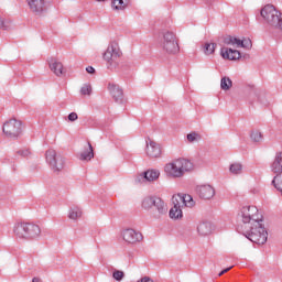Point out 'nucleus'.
Instances as JSON below:
<instances>
[{
    "label": "nucleus",
    "instance_id": "obj_1",
    "mask_svg": "<svg viewBox=\"0 0 282 282\" xmlns=\"http://www.w3.org/2000/svg\"><path fill=\"white\" fill-rule=\"evenodd\" d=\"M237 230L245 235L249 241H252V243H257L258 246H263V243L268 241V230H265V227L261 221L245 226L238 225Z\"/></svg>",
    "mask_w": 282,
    "mask_h": 282
},
{
    "label": "nucleus",
    "instance_id": "obj_2",
    "mask_svg": "<svg viewBox=\"0 0 282 282\" xmlns=\"http://www.w3.org/2000/svg\"><path fill=\"white\" fill-rule=\"evenodd\" d=\"M120 56H122V52L118 46V42H111L104 53V59L107 62V67L110 72H120V67H122L120 65Z\"/></svg>",
    "mask_w": 282,
    "mask_h": 282
},
{
    "label": "nucleus",
    "instance_id": "obj_3",
    "mask_svg": "<svg viewBox=\"0 0 282 282\" xmlns=\"http://www.w3.org/2000/svg\"><path fill=\"white\" fill-rule=\"evenodd\" d=\"M260 14L265 23L275 30H282V13L272 4L264 6Z\"/></svg>",
    "mask_w": 282,
    "mask_h": 282
},
{
    "label": "nucleus",
    "instance_id": "obj_4",
    "mask_svg": "<svg viewBox=\"0 0 282 282\" xmlns=\"http://www.w3.org/2000/svg\"><path fill=\"white\" fill-rule=\"evenodd\" d=\"M13 232L19 239H39L41 227L32 223H20L14 226Z\"/></svg>",
    "mask_w": 282,
    "mask_h": 282
},
{
    "label": "nucleus",
    "instance_id": "obj_5",
    "mask_svg": "<svg viewBox=\"0 0 282 282\" xmlns=\"http://www.w3.org/2000/svg\"><path fill=\"white\" fill-rule=\"evenodd\" d=\"M164 171L171 177H182L184 173L193 171V163L186 159H178L172 163H167Z\"/></svg>",
    "mask_w": 282,
    "mask_h": 282
},
{
    "label": "nucleus",
    "instance_id": "obj_6",
    "mask_svg": "<svg viewBox=\"0 0 282 282\" xmlns=\"http://www.w3.org/2000/svg\"><path fill=\"white\" fill-rule=\"evenodd\" d=\"M2 133L11 140H19L23 133V122L17 118H11L2 126Z\"/></svg>",
    "mask_w": 282,
    "mask_h": 282
},
{
    "label": "nucleus",
    "instance_id": "obj_7",
    "mask_svg": "<svg viewBox=\"0 0 282 282\" xmlns=\"http://www.w3.org/2000/svg\"><path fill=\"white\" fill-rule=\"evenodd\" d=\"M239 217L241 218L242 225L240 226L242 227L263 221V216L259 215V209L257 208V206L242 207Z\"/></svg>",
    "mask_w": 282,
    "mask_h": 282
},
{
    "label": "nucleus",
    "instance_id": "obj_8",
    "mask_svg": "<svg viewBox=\"0 0 282 282\" xmlns=\"http://www.w3.org/2000/svg\"><path fill=\"white\" fill-rule=\"evenodd\" d=\"M46 163L48 164L53 173H61L65 169V158L62 153L56 152L54 149H50L45 153Z\"/></svg>",
    "mask_w": 282,
    "mask_h": 282
},
{
    "label": "nucleus",
    "instance_id": "obj_9",
    "mask_svg": "<svg viewBox=\"0 0 282 282\" xmlns=\"http://www.w3.org/2000/svg\"><path fill=\"white\" fill-rule=\"evenodd\" d=\"M26 3L33 14L41 17L47 12V8L52 6V0H26Z\"/></svg>",
    "mask_w": 282,
    "mask_h": 282
},
{
    "label": "nucleus",
    "instance_id": "obj_10",
    "mask_svg": "<svg viewBox=\"0 0 282 282\" xmlns=\"http://www.w3.org/2000/svg\"><path fill=\"white\" fill-rule=\"evenodd\" d=\"M122 237H123V241H126V243H140V241H142V239H144V237L142 236V234L140 231H137L134 229H124L122 231Z\"/></svg>",
    "mask_w": 282,
    "mask_h": 282
},
{
    "label": "nucleus",
    "instance_id": "obj_11",
    "mask_svg": "<svg viewBox=\"0 0 282 282\" xmlns=\"http://www.w3.org/2000/svg\"><path fill=\"white\" fill-rule=\"evenodd\" d=\"M145 153L148 158H160L162 155V147L155 141L148 139Z\"/></svg>",
    "mask_w": 282,
    "mask_h": 282
},
{
    "label": "nucleus",
    "instance_id": "obj_12",
    "mask_svg": "<svg viewBox=\"0 0 282 282\" xmlns=\"http://www.w3.org/2000/svg\"><path fill=\"white\" fill-rule=\"evenodd\" d=\"M159 177H160V171L148 170L135 178V183L142 184V182H155V180H159Z\"/></svg>",
    "mask_w": 282,
    "mask_h": 282
},
{
    "label": "nucleus",
    "instance_id": "obj_13",
    "mask_svg": "<svg viewBox=\"0 0 282 282\" xmlns=\"http://www.w3.org/2000/svg\"><path fill=\"white\" fill-rule=\"evenodd\" d=\"M196 193L200 199H213L215 197V187L212 185H198Z\"/></svg>",
    "mask_w": 282,
    "mask_h": 282
},
{
    "label": "nucleus",
    "instance_id": "obj_14",
    "mask_svg": "<svg viewBox=\"0 0 282 282\" xmlns=\"http://www.w3.org/2000/svg\"><path fill=\"white\" fill-rule=\"evenodd\" d=\"M108 89L115 102L121 105L122 100H124V93L122 91V88H120V86L116 84H108Z\"/></svg>",
    "mask_w": 282,
    "mask_h": 282
},
{
    "label": "nucleus",
    "instance_id": "obj_15",
    "mask_svg": "<svg viewBox=\"0 0 282 282\" xmlns=\"http://www.w3.org/2000/svg\"><path fill=\"white\" fill-rule=\"evenodd\" d=\"M197 232L200 237H208L213 232V223L203 220L197 226Z\"/></svg>",
    "mask_w": 282,
    "mask_h": 282
},
{
    "label": "nucleus",
    "instance_id": "obj_16",
    "mask_svg": "<svg viewBox=\"0 0 282 282\" xmlns=\"http://www.w3.org/2000/svg\"><path fill=\"white\" fill-rule=\"evenodd\" d=\"M220 56L227 61H239L241 58V52L232 48H226L224 52V48H221Z\"/></svg>",
    "mask_w": 282,
    "mask_h": 282
},
{
    "label": "nucleus",
    "instance_id": "obj_17",
    "mask_svg": "<svg viewBox=\"0 0 282 282\" xmlns=\"http://www.w3.org/2000/svg\"><path fill=\"white\" fill-rule=\"evenodd\" d=\"M271 171L274 174H282V152L275 154L274 161L271 164Z\"/></svg>",
    "mask_w": 282,
    "mask_h": 282
},
{
    "label": "nucleus",
    "instance_id": "obj_18",
    "mask_svg": "<svg viewBox=\"0 0 282 282\" xmlns=\"http://www.w3.org/2000/svg\"><path fill=\"white\" fill-rule=\"evenodd\" d=\"M162 48L166 54H177L180 52V44L177 43V40H174L173 42L162 44Z\"/></svg>",
    "mask_w": 282,
    "mask_h": 282
},
{
    "label": "nucleus",
    "instance_id": "obj_19",
    "mask_svg": "<svg viewBox=\"0 0 282 282\" xmlns=\"http://www.w3.org/2000/svg\"><path fill=\"white\" fill-rule=\"evenodd\" d=\"M153 208H155V210H158L159 215H166L167 213V208H166V204H164V200H162V198L154 196V202H153Z\"/></svg>",
    "mask_w": 282,
    "mask_h": 282
},
{
    "label": "nucleus",
    "instance_id": "obj_20",
    "mask_svg": "<svg viewBox=\"0 0 282 282\" xmlns=\"http://www.w3.org/2000/svg\"><path fill=\"white\" fill-rule=\"evenodd\" d=\"M48 65L51 72L54 73L55 76H63V63L52 58L51 62H48Z\"/></svg>",
    "mask_w": 282,
    "mask_h": 282
},
{
    "label": "nucleus",
    "instance_id": "obj_21",
    "mask_svg": "<svg viewBox=\"0 0 282 282\" xmlns=\"http://www.w3.org/2000/svg\"><path fill=\"white\" fill-rule=\"evenodd\" d=\"M170 217L171 219H182L184 217L180 202L174 203V206L170 209Z\"/></svg>",
    "mask_w": 282,
    "mask_h": 282
},
{
    "label": "nucleus",
    "instance_id": "obj_22",
    "mask_svg": "<svg viewBox=\"0 0 282 282\" xmlns=\"http://www.w3.org/2000/svg\"><path fill=\"white\" fill-rule=\"evenodd\" d=\"M88 149L89 151H84L80 153L79 160L83 162H89L90 160H94V147H91V143L88 142Z\"/></svg>",
    "mask_w": 282,
    "mask_h": 282
},
{
    "label": "nucleus",
    "instance_id": "obj_23",
    "mask_svg": "<svg viewBox=\"0 0 282 282\" xmlns=\"http://www.w3.org/2000/svg\"><path fill=\"white\" fill-rule=\"evenodd\" d=\"M217 48V43L206 42L203 46L204 54L206 56H210V54H215V50Z\"/></svg>",
    "mask_w": 282,
    "mask_h": 282
},
{
    "label": "nucleus",
    "instance_id": "obj_24",
    "mask_svg": "<svg viewBox=\"0 0 282 282\" xmlns=\"http://www.w3.org/2000/svg\"><path fill=\"white\" fill-rule=\"evenodd\" d=\"M271 184L276 191H279V193H281L282 196V174H275Z\"/></svg>",
    "mask_w": 282,
    "mask_h": 282
},
{
    "label": "nucleus",
    "instance_id": "obj_25",
    "mask_svg": "<svg viewBox=\"0 0 282 282\" xmlns=\"http://www.w3.org/2000/svg\"><path fill=\"white\" fill-rule=\"evenodd\" d=\"M180 202L187 208H193V206H195V200H193V196L191 195L185 194L184 196H180Z\"/></svg>",
    "mask_w": 282,
    "mask_h": 282
},
{
    "label": "nucleus",
    "instance_id": "obj_26",
    "mask_svg": "<svg viewBox=\"0 0 282 282\" xmlns=\"http://www.w3.org/2000/svg\"><path fill=\"white\" fill-rule=\"evenodd\" d=\"M155 196H147L142 200V208L144 210H150V208H153V203L155 202Z\"/></svg>",
    "mask_w": 282,
    "mask_h": 282
},
{
    "label": "nucleus",
    "instance_id": "obj_27",
    "mask_svg": "<svg viewBox=\"0 0 282 282\" xmlns=\"http://www.w3.org/2000/svg\"><path fill=\"white\" fill-rule=\"evenodd\" d=\"M173 41H177V37L175 36V33L167 31L163 33V41L162 45H165L166 43H172Z\"/></svg>",
    "mask_w": 282,
    "mask_h": 282
},
{
    "label": "nucleus",
    "instance_id": "obj_28",
    "mask_svg": "<svg viewBox=\"0 0 282 282\" xmlns=\"http://www.w3.org/2000/svg\"><path fill=\"white\" fill-rule=\"evenodd\" d=\"M232 87V79H230V77H223L220 79V89H223V91H228V89H230Z\"/></svg>",
    "mask_w": 282,
    "mask_h": 282
},
{
    "label": "nucleus",
    "instance_id": "obj_29",
    "mask_svg": "<svg viewBox=\"0 0 282 282\" xmlns=\"http://www.w3.org/2000/svg\"><path fill=\"white\" fill-rule=\"evenodd\" d=\"M237 46L238 47H243L245 50H252V40H250V39H245V40L238 39Z\"/></svg>",
    "mask_w": 282,
    "mask_h": 282
},
{
    "label": "nucleus",
    "instance_id": "obj_30",
    "mask_svg": "<svg viewBox=\"0 0 282 282\" xmlns=\"http://www.w3.org/2000/svg\"><path fill=\"white\" fill-rule=\"evenodd\" d=\"M68 217L69 219H79V217H83V210L78 207H73L69 210Z\"/></svg>",
    "mask_w": 282,
    "mask_h": 282
},
{
    "label": "nucleus",
    "instance_id": "obj_31",
    "mask_svg": "<svg viewBox=\"0 0 282 282\" xmlns=\"http://www.w3.org/2000/svg\"><path fill=\"white\" fill-rule=\"evenodd\" d=\"M111 7L113 10H124V8H127V2H124V0H112Z\"/></svg>",
    "mask_w": 282,
    "mask_h": 282
},
{
    "label": "nucleus",
    "instance_id": "obj_32",
    "mask_svg": "<svg viewBox=\"0 0 282 282\" xmlns=\"http://www.w3.org/2000/svg\"><path fill=\"white\" fill-rule=\"evenodd\" d=\"M251 94H254V96L258 98V101L261 102V105H264V107H268V102L265 99L261 98V89L254 88V86H251Z\"/></svg>",
    "mask_w": 282,
    "mask_h": 282
},
{
    "label": "nucleus",
    "instance_id": "obj_33",
    "mask_svg": "<svg viewBox=\"0 0 282 282\" xmlns=\"http://www.w3.org/2000/svg\"><path fill=\"white\" fill-rule=\"evenodd\" d=\"M252 142H261L263 140V134L259 130H253L250 133Z\"/></svg>",
    "mask_w": 282,
    "mask_h": 282
},
{
    "label": "nucleus",
    "instance_id": "obj_34",
    "mask_svg": "<svg viewBox=\"0 0 282 282\" xmlns=\"http://www.w3.org/2000/svg\"><path fill=\"white\" fill-rule=\"evenodd\" d=\"M10 28H12L10 20H6V18L0 17V30H10Z\"/></svg>",
    "mask_w": 282,
    "mask_h": 282
},
{
    "label": "nucleus",
    "instance_id": "obj_35",
    "mask_svg": "<svg viewBox=\"0 0 282 282\" xmlns=\"http://www.w3.org/2000/svg\"><path fill=\"white\" fill-rule=\"evenodd\" d=\"M241 169H242L241 164L234 163L230 165L229 171L230 173H234V175H239V173H241Z\"/></svg>",
    "mask_w": 282,
    "mask_h": 282
},
{
    "label": "nucleus",
    "instance_id": "obj_36",
    "mask_svg": "<svg viewBox=\"0 0 282 282\" xmlns=\"http://www.w3.org/2000/svg\"><path fill=\"white\" fill-rule=\"evenodd\" d=\"M238 41H239V39L232 37L230 35L224 37L225 45H237Z\"/></svg>",
    "mask_w": 282,
    "mask_h": 282
},
{
    "label": "nucleus",
    "instance_id": "obj_37",
    "mask_svg": "<svg viewBox=\"0 0 282 282\" xmlns=\"http://www.w3.org/2000/svg\"><path fill=\"white\" fill-rule=\"evenodd\" d=\"M112 279H115V281H122L124 279V271H120V270L113 271Z\"/></svg>",
    "mask_w": 282,
    "mask_h": 282
},
{
    "label": "nucleus",
    "instance_id": "obj_38",
    "mask_svg": "<svg viewBox=\"0 0 282 282\" xmlns=\"http://www.w3.org/2000/svg\"><path fill=\"white\" fill-rule=\"evenodd\" d=\"M202 137L197 132H192L187 134V141L188 142H197Z\"/></svg>",
    "mask_w": 282,
    "mask_h": 282
},
{
    "label": "nucleus",
    "instance_id": "obj_39",
    "mask_svg": "<svg viewBox=\"0 0 282 282\" xmlns=\"http://www.w3.org/2000/svg\"><path fill=\"white\" fill-rule=\"evenodd\" d=\"M80 94H82V96H91V86H89V85H84V86L80 88Z\"/></svg>",
    "mask_w": 282,
    "mask_h": 282
},
{
    "label": "nucleus",
    "instance_id": "obj_40",
    "mask_svg": "<svg viewBox=\"0 0 282 282\" xmlns=\"http://www.w3.org/2000/svg\"><path fill=\"white\" fill-rule=\"evenodd\" d=\"M68 120H69V122H76V120H78V113H76V112H70V113L68 115Z\"/></svg>",
    "mask_w": 282,
    "mask_h": 282
},
{
    "label": "nucleus",
    "instance_id": "obj_41",
    "mask_svg": "<svg viewBox=\"0 0 282 282\" xmlns=\"http://www.w3.org/2000/svg\"><path fill=\"white\" fill-rule=\"evenodd\" d=\"M17 154L21 155L22 158H28V155H30V150H19Z\"/></svg>",
    "mask_w": 282,
    "mask_h": 282
},
{
    "label": "nucleus",
    "instance_id": "obj_42",
    "mask_svg": "<svg viewBox=\"0 0 282 282\" xmlns=\"http://www.w3.org/2000/svg\"><path fill=\"white\" fill-rule=\"evenodd\" d=\"M230 270H232V267H228V268L224 269L223 271H220L218 273V276H224V274H226V272H230Z\"/></svg>",
    "mask_w": 282,
    "mask_h": 282
},
{
    "label": "nucleus",
    "instance_id": "obj_43",
    "mask_svg": "<svg viewBox=\"0 0 282 282\" xmlns=\"http://www.w3.org/2000/svg\"><path fill=\"white\" fill-rule=\"evenodd\" d=\"M86 72L87 74H96V68H94L93 66H88L86 67Z\"/></svg>",
    "mask_w": 282,
    "mask_h": 282
},
{
    "label": "nucleus",
    "instance_id": "obj_44",
    "mask_svg": "<svg viewBox=\"0 0 282 282\" xmlns=\"http://www.w3.org/2000/svg\"><path fill=\"white\" fill-rule=\"evenodd\" d=\"M32 282H43V280H41V278H33Z\"/></svg>",
    "mask_w": 282,
    "mask_h": 282
},
{
    "label": "nucleus",
    "instance_id": "obj_45",
    "mask_svg": "<svg viewBox=\"0 0 282 282\" xmlns=\"http://www.w3.org/2000/svg\"><path fill=\"white\" fill-rule=\"evenodd\" d=\"M97 1L102 2V1H107V0H97Z\"/></svg>",
    "mask_w": 282,
    "mask_h": 282
}]
</instances>
